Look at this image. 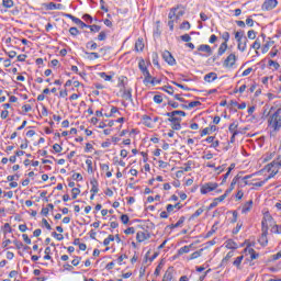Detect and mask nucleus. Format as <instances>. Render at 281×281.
Returning <instances> with one entry per match:
<instances>
[{"instance_id": "nucleus-35", "label": "nucleus", "mask_w": 281, "mask_h": 281, "mask_svg": "<svg viewBox=\"0 0 281 281\" xmlns=\"http://www.w3.org/2000/svg\"><path fill=\"white\" fill-rule=\"evenodd\" d=\"M88 29L91 31V32H100V30H102V27L100 25H89Z\"/></svg>"}, {"instance_id": "nucleus-64", "label": "nucleus", "mask_w": 281, "mask_h": 281, "mask_svg": "<svg viewBox=\"0 0 281 281\" xmlns=\"http://www.w3.org/2000/svg\"><path fill=\"white\" fill-rule=\"evenodd\" d=\"M125 234H135V228L134 227H128L127 229H125Z\"/></svg>"}, {"instance_id": "nucleus-13", "label": "nucleus", "mask_w": 281, "mask_h": 281, "mask_svg": "<svg viewBox=\"0 0 281 281\" xmlns=\"http://www.w3.org/2000/svg\"><path fill=\"white\" fill-rule=\"evenodd\" d=\"M251 207H254V201L249 200L243 205L241 214H248V212H251Z\"/></svg>"}, {"instance_id": "nucleus-47", "label": "nucleus", "mask_w": 281, "mask_h": 281, "mask_svg": "<svg viewBox=\"0 0 281 281\" xmlns=\"http://www.w3.org/2000/svg\"><path fill=\"white\" fill-rule=\"evenodd\" d=\"M98 41H106V33L104 31L99 33Z\"/></svg>"}, {"instance_id": "nucleus-7", "label": "nucleus", "mask_w": 281, "mask_h": 281, "mask_svg": "<svg viewBox=\"0 0 281 281\" xmlns=\"http://www.w3.org/2000/svg\"><path fill=\"white\" fill-rule=\"evenodd\" d=\"M168 122H171L172 131H181V117L176 116L172 119H168Z\"/></svg>"}, {"instance_id": "nucleus-37", "label": "nucleus", "mask_w": 281, "mask_h": 281, "mask_svg": "<svg viewBox=\"0 0 281 281\" xmlns=\"http://www.w3.org/2000/svg\"><path fill=\"white\" fill-rule=\"evenodd\" d=\"M240 179V177L236 176L232 182H231V186L229 188H232V190H234V188H236V184L238 183V180Z\"/></svg>"}, {"instance_id": "nucleus-33", "label": "nucleus", "mask_w": 281, "mask_h": 281, "mask_svg": "<svg viewBox=\"0 0 281 281\" xmlns=\"http://www.w3.org/2000/svg\"><path fill=\"white\" fill-rule=\"evenodd\" d=\"M86 54H87V56H88V58H89L90 60H93V58H94V59L100 58V55H99L98 53H89V52H86Z\"/></svg>"}, {"instance_id": "nucleus-60", "label": "nucleus", "mask_w": 281, "mask_h": 281, "mask_svg": "<svg viewBox=\"0 0 281 281\" xmlns=\"http://www.w3.org/2000/svg\"><path fill=\"white\" fill-rule=\"evenodd\" d=\"M13 245H15L16 249H23V244L19 240H14Z\"/></svg>"}, {"instance_id": "nucleus-15", "label": "nucleus", "mask_w": 281, "mask_h": 281, "mask_svg": "<svg viewBox=\"0 0 281 281\" xmlns=\"http://www.w3.org/2000/svg\"><path fill=\"white\" fill-rule=\"evenodd\" d=\"M198 52H205L206 54L212 55V47H210V45L202 44L198 47Z\"/></svg>"}, {"instance_id": "nucleus-34", "label": "nucleus", "mask_w": 281, "mask_h": 281, "mask_svg": "<svg viewBox=\"0 0 281 281\" xmlns=\"http://www.w3.org/2000/svg\"><path fill=\"white\" fill-rule=\"evenodd\" d=\"M268 65L269 67H274V69H280V64L278 61H273V59H270Z\"/></svg>"}, {"instance_id": "nucleus-20", "label": "nucleus", "mask_w": 281, "mask_h": 281, "mask_svg": "<svg viewBox=\"0 0 281 281\" xmlns=\"http://www.w3.org/2000/svg\"><path fill=\"white\" fill-rule=\"evenodd\" d=\"M175 210H181V204L180 203H177L175 205L172 204H168L167 205V212L168 214H170V212H175Z\"/></svg>"}, {"instance_id": "nucleus-17", "label": "nucleus", "mask_w": 281, "mask_h": 281, "mask_svg": "<svg viewBox=\"0 0 281 281\" xmlns=\"http://www.w3.org/2000/svg\"><path fill=\"white\" fill-rule=\"evenodd\" d=\"M143 76L145 77V82L147 85H155V79L153 78V76H150V72L148 70L145 74H143Z\"/></svg>"}, {"instance_id": "nucleus-49", "label": "nucleus", "mask_w": 281, "mask_h": 281, "mask_svg": "<svg viewBox=\"0 0 281 281\" xmlns=\"http://www.w3.org/2000/svg\"><path fill=\"white\" fill-rule=\"evenodd\" d=\"M53 150H55V153H63V147L58 144H54Z\"/></svg>"}, {"instance_id": "nucleus-9", "label": "nucleus", "mask_w": 281, "mask_h": 281, "mask_svg": "<svg viewBox=\"0 0 281 281\" xmlns=\"http://www.w3.org/2000/svg\"><path fill=\"white\" fill-rule=\"evenodd\" d=\"M148 238H150V234H148L147 231H139L136 234L137 243H144V240H148Z\"/></svg>"}, {"instance_id": "nucleus-14", "label": "nucleus", "mask_w": 281, "mask_h": 281, "mask_svg": "<svg viewBox=\"0 0 281 281\" xmlns=\"http://www.w3.org/2000/svg\"><path fill=\"white\" fill-rule=\"evenodd\" d=\"M216 78H218V75H216V72H210L204 76L205 82H214V80H216Z\"/></svg>"}, {"instance_id": "nucleus-27", "label": "nucleus", "mask_w": 281, "mask_h": 281, "mask_svg": "<svg viewBox=\"0 0 281 281\" xmlns=\"http://www.w3.org/2000/svg\"><path fill=\"white\" fill-rule=\"evenodd\" d=\"M245 251H248L251 260H256V258H258V254H256V250L254 248H246Z\"/></svg>"}, {"instance_id": "nucleus-59", "label": "nucleus", "mask_w": 281, "mask_h": 281, "mask_svg": "<svg viewBox=\"0 0 281 281\" xmlns=\"http://www.w3.org/2000/svg\"><path fill=\"white\" fill-rule=\"evenodd\" d=\"M162 281H172V274H171V273H166V274L164 276Z\"/></svg>"}, {"instance_id": "nucleus-8", "label": "nucleus", "mask_w": 281, "mask_h": 281, "mask_svg": "<svg viewBox=\"0 0 281 281\" xmlns=\"http://www.w3.org/2000/svg\"><path fill=\"white\" fill-rule=\"evenodd\" d=\"M236 65V54L232 53L227 56V58L224 60V67H233Z\"/></svg>"}, {"instance_id": "nucleus-42", "label": "nucleus", "mask_w": 281, "mask_h": 281, "mask_svg": "<svg viewBox=\"0 0 281 281\" xmlns=\"http://www.w3.org/2000/svg\"><path fill=\"white\" fill-rule=\"evenodd\" d=\"M164 91H166V93H169V95H172L175 93V89L170 86H165Z\"/></svg>"}, {"instance_id": "nucleus-38", "label": "nucleus", "mask_w": 281, "mask_h": 281, "mask_svg": "<svg viewBox=\"0 0 281 281\" xmlns=\"http://www.w3.org/2000/svg\"><path fill=\"white\" fill-rule=\"evenodd\" d=\"M71 194H72V199H78V194H80V189L72 188Z\"/></svg>"}, {"instance_id": "nucleus-45", "label": "nucleus", "mask_w": 281, "mask_h": 281, "mask_svg": "<svg viewBox=\"0 0 281 281\" xmlns=\"http://www.w3.org/2000/svg\"><path fill=\"white\" fill-rule=\"evenodd\" d=\"M177 115H180L181 117H186V112L181 110L173 111V116L177 117Z\"/></svg>"}, {"instance_id": "nucleus-61", "label": "nucleus", "mask_w": 281, "mask_h": 281, "mask_svg": "<svg viewBox=\"0 0 281 281\" xmlns=\"http://www.w3.org/2000/svg\"><path fill=\"white\" fill-rule=\"evenodd\" d=\"M121 221L124 225L128 224V215H122Z\"/></svg>"}, {"instance_id": "nucleus-48", "label": "nucleus", "mask_w": 281, "mask_h": 281, "mask_svg": "<svg viewBox=\"0 0 281 281\" xmlns=\"http://www.w3.org/2000/svg\"><path fill=\"white\" fill-rule=\"evenodd\" d=\"M180 38L184 43H190V41H192V37H190V35H188V34H184V35L180 36Z\"/></svg>"}, {"instance_id": "nucleus-16", "label": "nucleus", "mask_w": 281, "mask_h": 281, "mask_svg": "<svg viewBox=\"0 0 281 281\" xmlns=\"http://www.w3.org/2000/svg\"><path fill=\"white\" fill-rule=\"evenodd\" d=\"M135 50L136 52H144V40L138 38L135 43Z\"/></svg>"}, {"instance_id": "nucleus-10", "label": "nucleus", "mask_w": 281, "mask_h": 281, "mask_svg": "<svg viewBox=\"0 0 281 281\" xmlns=\"http://www.w3.org/2000/svg\"><path fill=\"white\" fill-rule=\"evenodd\" d=\"M278 5V0H265L262 10H273Z\"/></svg>"}, {"instance_id": "nucleus-3", "label": "nucleus", "mask_w": 281, "mask_h": 281, "mask_svg": "<svg viewBox=\"0 0 281 281\" xmlns=\"http://www.w3.org/2000/svg\"><path fill=\"white\" fill-rule=\"evenodd\" d=\"M179 10V7L173 8L170 10L168 19V25L172 32V30H175V22L179 21V19H181V16H183V14H186V10H180L179 12H177Z\"/></svg>"}, {"instance_id": "nucleus-21", "label": "nucleus", "mask_w": 281, "mask_h": 281, "mask_svg": "<svg viewBox=\"0 0 281 281\" xmlns=\"http://www.w3.org/2000/svg\"><path fill=\"white\" fill-rule=\"evenodd\" d=\"M225 247L226 249H236L238 247V244H236L234 240L232 239H228L226 243H225Z\"/></svg>"}, {"instance_id": "nucleus-41", "label": "nucleus", "mask_w": 281, "mask_h": 281, "mask_svg": "<svg viewBox=\"0 0 281 281\" xmlns=\"http://www.w3.org/2000/svg\"><path fill=\"white\" fill-rule=\"evenodd\" d=\"M154 102H156V104H161L164 102V98L159 94H156L154 97Z\"/></svg>"}, {"instance_id": "nucleus-53", "label": "nucleus", "mask_w": 281, "mask_h": 281, "mask_svg": "<svg viewBox=\"0 0 281 281\" xmlns=\"http://www.w3.org/2000/svg\"><path fill=\"white\" fill-rule=\"evenodd\" d=\"M248 38H250V41H254L256 38V31L254 30L248 31Z\"/></svg>"}, {"instance_id": "nucleus-26", "label": "nucleus", "mask_w": 281, "mask_h": 281, "mask_svg": "<svg viewBox=\"0 0 281 281\" xmlns=\"http://www.w3.org/2000/svg\"><path fill=\"white\" fill-rule=\"evenodd\" d=\"M201 254H203V248L191 254L190 260H196V258H201Z\"/></svg>"}, {"instance_id": "nucleus-40", "label": "nucleus", "mask_w": 281, "mask_h": 281, "mask_svg": "<svg viewBox=\"0 0 281 281\" xmlns=\"http://www.w3.org/2000/svg\"><path fill=\"white\" fill-rule=\"evenodd\" d=\"M69 33L71 34V36H78L80 34V31H78L77 27H70Z\"/></svg>"}, {"instance_id": "nucleus-4", "label": "nucleus", "mask_w": 281, "mask_h": 281, "mask_svg": "<svg viewBox=\"0 0 281 281\" xmlns=\"http://www.w3.org/2000/svg\"><path fill=\"white\" fill-rule=\"evenodd\" d=\"M267 221H273V217H271L269 215V213H267L261 222V225H262V234H261V237L259 239V243L261 245H267L268 240H267V234L269 232V224H267Z\"/></svg>"}, {"instance_id": "nucleus-36", "label": "nucleus", "mask_w": 281, "mask_h": 281, "mask_svg": "<svg viewBox=\"0 0 281 281\" xmlns=\"http://www.w3.org/2000/svg\"><path fill=\"white\" fill-rule=\"evenodd\" d=\"M143 120H144V124L146 126H148L149 128H150V126H153L151 123H150L151 122L150 116L145 115V116H143Z\"/></svg>"}, {"instance_id": "nucleus-31", "label": "nucleus", "mask_w": 281, "mask_h": 281, "mask_svg": "<svg viewBox=\"0 0 281 281\" xmlns=\"http://www.w3.org/2000/svg\"><path fill=\"white\" fill-rule=\"evenodd\" d=\"M2 5L4 8H12L14 5V1H12V0H2Z\"/></svg>"}, {"instance_id": "nucleus-30", "label": "nucleus", "mask_w": 281, "mask_h": 281, "mask_svg": "<svg viewBox=\"0 0 281 281\" xmlns=\"http://www.w3.org/2000/svg\"><path fill=\"white\" fill-rule=\"evenodd\" d=\"M86 165L88 166V172L90 173V175H93V161H91V159H87L86 160Z\"/></svg>"}, {"instance_id": "nucleus-39", "label": "nucleus", "mask_w": 281, "mask_h": 281, "mask_svg": "<svg viewBox=\"0 0 281 281\" xmlns=\"http://www.w3.org/2000/svg\"><path fill=\"white\" fill-rule=\"evenodd\" d=\"M203 212H204L203 209H198V210L195 211V213H193V214L191 215V218H196V217L201 216V214H202Z\"/></svg>"}, {"instance_id": "nucleus-1", "label": "nucleus", "mask_w": 281, "mask_h": 281, "mask_svg": "<svg viewBox=\"0 0 281 281\" xmlns=\"http://www.w3.org/2000/svg\"><path fill=\"white\" fill-rule=\"evenodd\" d=\"M281 168V159L277 158L272 162L268 164L263 169H261L258 175H262V172H269V176L265 178V181H269V179H273L278 172H280Z\"/></svg>"}, {"instance_id": "nucleus-58", "label": "nucleus", "mask_w": 281, "mask_h": 281, "mask_svg": "<svg viewBox=\"0 0 281 281\" xmlns=\"http://www.w3.org/2000/svg\"><path fill=\"white\" fill-rule=\"evenodd\" d=\"M183 221H186V218L181 217L176 224L172 225V227H180V225H183Z\"/></svg>"}, {"instance_id": "nucleus-57", "label": "nucleus", "mask_w": 281, "mask_h": 281, "mask_svg": "<svg viewBox=\"0 0 281 281\" xmlns=\"http://www.w3.org/2000/svg\"><path fill=\"white\" fill-rule=\"evenodd\" d=\"M83 21H87L88 23H93V18H91V15H89V14H85Z\"/></svg>"}, {"instance_id": "nucleus-11", "label": "nucleus", "mask_w": 281, "mask_h": 281, "mask_svg": "<svg viewBox=\"0 0 281 281\" xmlns=\"http://www.w3.org/2000/svg\"><path fill=\"white\" fill-rule=\"evenodd\" d=\"M247 179H251V176H246L244 177V181L246 186H255L256 188H262L263 183H267V181H265V179L260 182H249L247 181Z\"/></svg>"}, {"instance_id": "nucleus-51", "label": "nucleus", "mask_w": 281, "mask_h": 281, "mask_svg": "<svg viewBox=\"0 0 281 281\" xmlns=\"http://www.w3.org/2000/svg\"><path fill=\"white\" fill-rule=\"evenodd\" d=\"M89 45L91 50L98 49V44L95 42L87 43V47H89Z\"/></svg>"}, {"instance_id": "nucleus-12", "label": "nucleus", "mask_w": 281, "mask_h": 281, "mask_svg": "<svg viewBox=\"0 0 281 281\" xmlns=\"http://www.w3.org/2000/svg\"><path fill=\"white\" fill-rule=\"evenodd\" d=\"M162 57L166 60V63H168V65H175L176 60L175 57H172V54H170V52L165 50Z\"/></svg>"}, {"instance_id": "nucleus-22", "label": "nucleus", "mask_w": 281, "mask_h": 281, "mask_svg": "<svg viewBox=\"0 0 281 281\" xmlns=\"http://www.w3.org/2000/svg\"><path fill=\"white\" fill-rule=\"evenodd\" d=\"M225 52H227V42H224L221 44L217 54H218V56H223V54H225Z\"/></svg>"}, {"instance_id": "nucleus-29", "label": "nucleus", "mask_w": 281, "mask_h": 281, "mask_svg": "<svg viewBox=\"0 0 281 281\" xmlns=\"http://www.w3.org/2000/svg\"><path fill=\"white\" fill-rule=\"evenodd\" d=\"M179 256H183V254H190V246H183L178 250Z\"/></svg>"}, {"instance_id": "nucleus-6", "label": "nucleus", "mask_w": 281, "mask_h": 281, "mask_svg": "<svg viewBox=\"0 0 281 281\" xmlns=\"http://www.w3.org/2000/svg\"><path fill=\"white\" fill-rule=\"evenodd\" d=\"M216 188H218V183H216V182L204 183L201 187L200 192H201V194H209V192H214V190H216Z\"/></svg>"}, {"instance_id": "nucleus-44", "label": "nucleus", "mask_w": 281, "mask_h": 281, "mask_svg": "<svg viewBox=\"0 0 281 281\" xmlns=\"http://www.w3.org/2000/svg\"><path fill=\"white\" fill-rule=\"evenodd\" d=\"M273 234H281V225H274L271 229Z\"/></svg>"}, {"instance_id": "nucleus-56", "label": "nucleus", "mask_w": 281, "mask_h": 281, "mask_svg": "<svg viewBox=\"0 0 281 281\" xmlns=\"http://www.w3.org/2000/svg\"><path fill=\"white\" fill-rule=\"evenodd\" d=\"M235 38H236L237 43H240V41H243V33L236 32L235 33Z\"/></svg>"}, {"instance_id": "nucleus-52", "label": "nucleus", "mask_w": 281, "mask_h": 281, "mask_svg": "<svg viewBox=\"0 0 281 281\" xmlns=\"http://www.w3.org/2000/svg\"><path fill=\"white\" fill-rule=\"evenodd\" d=\"M22 238H23L24 243H26V245H32V239H30L27 234H23Z\"/></svg>"}, {"instance_id": "nucleus-32", "label": "nucleus", "mask_w": 281, "mask_h": 281, "mask_svg": "<svg viewBox=\"0 0 281 281\" xmlns=\"http://www.w3.org/2000/svg\"><path fill=\"white\" fill-rule=\"evenodd\" d=\"M99 76H100V78H103V80H105V81H108V82L111 81V80H113V77L106 75V72H100Z\"/></svg>"}, {"instance_id": "nucleus-25", "label": "nucleus", "mask_w": 281, "mask_h": 281, "mask_svg": "<svg viewBox=\"0 0 281 281\" xmlns=\"http://www.w3.org/2000/svg\"><path fill=\"white\" fill-rule=\"evenodd\" d=\"M244 258L245 256L237 257L233 262L234 267H236L237 269H240V265L243 263Z\"/></svg>"}, {"instance_id": "nucleus-18", "label": "nucleus", "mask_w": 281, "mask_h": 281, "mask_svg": "<svg viewBox=\"0 0 281 281\" xmlns=\"http://www.w3.org/2000/svg\"><path fill=\"white\" fill-rule=\"evenodd\" d=\"M237 48L240 52H245V49H247V37H244V41L241 40L240 42H238Z\"/></svg>"}, {"instance_id": "nucleus-2", "label": "nucleus", "mask_w": 281, "mask_h": 281, "mask_svg": "<svg viewBox=\"0 0 281 281\" xmlns=\"http://www.w3.org/2000/svg\"><path fill=\"white\" fill-rule=\"evenodd\" d=\"M127 80L128 79L126 77L120 79L117 85L120 91L117 95H120V98H123V100H128L130 102H133V90L131 88H126Z\"/></svg>"}, {"instance_id": "nucleus-54", "label": "nucleus", "mask_w": 281, "mask_h": 281, "mask_svg": "<svg viewBox=\"0 0 281 281\" xmlns=\"http://www.w3.org/2000/svg\"><path fill=\"white\" fill-rule=\"evenodd\" d=\"M260 40L257 38L252 44V49H260Z\"/></svg>"}, {"instance_id": "nucleus-46", "label": "nucleus", "mask_w": 281, "mask_h": 281, "mask_svg": "<svg viewBox=\"0 0 281 281\" xmlns=\"http://www.w3.org/2000/svg\"><path fill=\"white\" fill-rule=\"evenodd\" d=\"M180 30H190V22H182V24L180 25Z\"/></svg>"}, {"instance_id": "nucleus-43", "label": "nucleus", "mask_w": 281, "mask_h": 281, "mask_svg": "<svg viewBox=\"0 0 281 281\" xmlns=\"http://www.w3.org/2000/svg\"><path fill=\"white\" fill-rule=\"evenodd\" d=\"M68 18L71 19V21L74 23H76V25H79V23H82V20H80V19H78V18H76V16H74L71 14H68Z\"/></svg>"}, {"instance_id": "nucleus-50", "label": "nucleus", "mask_w": 281, "mask_h": 281, "mask_svg": "<svg viewBox=\"0 0 281 281\" xmlns=\"http://www.w3.org/2000/svg\"><path fill=\"white\" fill-rule=\"evenodd\" d=\"M189 109H194V106H201L200 101H192L189 103Z\"/></svg>"}, {"instance_id": "nucleus-28", "label": "nucleus", "mask_w": 281, "mask_h": 281, "mask_svg": "<svg viewBox=\"0 0 281 281\" xmlns=\"http://www.w3.org/2000/svg\"><path fill=\"white\" fill-rule=\"evenodd\" d=\"M113 240H115V236L109 235V237L103 240V245L105 247H109V245H111V243H113Z\"/></svg>"}, {"instance_id": "nucleus-55", "label": "nucleus", "mask_w": 281, "mask_h": 281, "mask_svg": "<svg viewBox=\"0 0 281 281\" xmlns=\"http://www.w3.org/2000/svg\"><path fill=\"white\" fill-rule=\"evenodd\" d=\"M52 236H54V238H57V240H63L65 238L61 234H58L56 232H53Z\"/></svg>"}, {"instance_id": "nucleus-62", "label": "nucleus", "mask_w": 281, "mask_h": 281, "mask_svg": "<svg viewBox=\"0 0 281 281\" xmlns=\"http://www.w3.org/2000/svg\"><path fill=\"white\" fill-rule=\"evenodd\" d=\"M42 223L46 227V229H52V225H49V222H47L45 218L42 220Z\"/></svg>"}, {"instance_id": "nucleus-5", "label": "nucleus", "mask_w": 281, "mask_h": 281, "mask_svg": "<svg viewBox=\"0 0 281 281\" xmlns=\"http://www.w3.org/2000/svg\"><path fill=\"white\" fill-rule=\"evenodd\" d=\"M269 125L271 126V128H273V131H280V128H281V110L280 109H278L270 116Z\"/></svg>"}, {"instance_id": "nucleus-63", "label": "nucleus", "mask_w": 281, "mask_h": 281, "mask_svg": "<svg viewBox=\"0 0 281 281\" xmlns=\"http://www.w3.org/2000/svg\"><path fill=\"white\" fill-rule=\"evenodd\" d=\"M272 260H280L281 258V250L279 252H277L276 255L271 256Z\"/></svg>"}, {"instance_id": "nucleus-24", "label": "nucleus", "mask_w": 281, "mask_h": 281, "mask_svg": "<svg viewBox=\"0 0 281 281\" xmlns=\"http://www.w3.org/2000/svg\"><path fill=\"white\" fill-rule=\"evenodd\" d=\"M238 124L236 123H232L228 127L229 133H232L233 135H238Z\"/></svg>"}, {"instance_id": "nucleus-19", "label": "nucleus", "mask_w": 281, "mask_h": 281, "mask_svg": "<svg viewBox=\"0 0 281 281\" xmlns=\"http://www.w3.org/2000/svg\"><path fill=\"white\" fill-rule=\"evenodd\" d=\"M47 10H63V4H56L54 2H49L46 5Z\"/></svg>"}, {"instance_id": "nucleus-23", "label": "nucleus", "mask_w": 281, "mask_h": 281, "mask_svg": "<svg viewBox=\"0 0 281 281\" xmlns=\"http://www.w3.org/2000/svg\"><path fill=\"white\" fill-rule=\"evenodd\" d=\"M138 68L140 69L142 74H146L148 71V68H146V61L144 59L139 60Z\"/></svg>"}]
</instances>
